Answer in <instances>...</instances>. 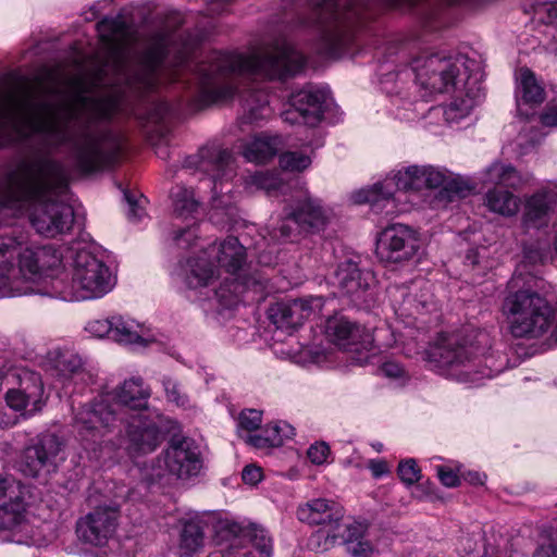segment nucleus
<instances>
[{
    "label": "nucleus",
    "instance_id": "obj_1",
    "mask_svg": "<svg viewBox=\"0 0 557 557\" xmlns=\"http://www.w3.org/2000/svg\"><path fill=\"white\" fill-rule=\"evenodd\" d=\"M306 58L282 34L258 39L248 53L210 52L190 67L195 81L194 97L197 107L224 101L239 95L242 119L256 123L272 114L269 95L257 82L259 78L285 79L300 73Z\"/></svg>",
    "mask_w": 557,
    "mask_h": 557
},
{
    "label": "nucleus",
    "instance_id": "obj_2",
    "mask_svg": "<svg viewBox=\"0 0 557 557\" xmlns=\"http://www.w3.org/2000/svg\"><path fill=\"white\" fill-rule=\"evenodd\" d=\"M108 67L109 64L101 67L91 82L85 75L73 78L76 103L63 114H51L32 122L33 131L41 136L49 149H66L76 166L85 173L113 163L122 149L120 137L103 124L120 110L119 99H98L86 95L90 86L104 84Z\"/></svg>",
    "mask_w": 557,
    "mask_h": 557
},
{
    "label": "nucleus",
    "instance_id": "obj_3",
    "mask_svg": "<svg viewBox=\"0 0 557 557\" xmlns=\"http://www.w3.org/2000/svg\"><path fill=\"white\" fill-rule=\"evenodd\" d=\"M476 66V62L465 54L423 51L411 60L410 67L391 72L384 63L379 74L382 89L388 95H400L398 83L403 85L404 78L411 76L422 98L453 89L454 96L444 107L443 115L446 122L456 123L469 115L483 97L479 77L473 74Z\"/></svg>",
    "mask_w": 557,
    "mask_h": 557
},
{
    "label": "nucleus",
    "instance_id": "obj_4",
    "mask_svg": "<svg viewBox=\"0 0 557 557\" xmlns=\"http://www.w3.org/2000/svg\"><path fill=\"white\" fill-rule=\"evenodd\" d=\"M67 190L63 165L48 157L22 161L0 175V207L34 200L30 224L46 237L69 232L74 223L73 208L54 200Z\"/></svg>",
    "mask_w": 557,
    "mask_h": 557
},
{
    "label": "nucleus",
    "instance_id": "obj_5",
    "mask_svg": "<svg viewBox=\"0 0 557 557\" xmlns=\"http://www.w3.org/2000/svg\"><path fill=\"white\" fill-rule=\"evenodd\" d=\"M150 397V389L139 377L125 380L112 393H108L73 411L72 429L79 443L87 447L101 445L102 437L110 435L132 413L145 412Z\"/></svg>",
    "mask_w": 557,
    "mask_h": 557
},
{
    "label": "nucleus",
    "instance_id": "obj_6",
    "mask_svg": "<svg viewBox=\"0 0 557 557\" xmlns=\"http://www.w3.org/2000/svg\"><path fill=\"white\" fill-rule=\"evenodd\" d=\"M101 41L110 51L112 70L122 75L129 85H138L145 90L153 89L158 82L159 72L164 66L166 48L163 38L147 49L139 59L138 70L127 73V48L136 40L133 26L127 17L119 14L115 17H104L97 24Z\"/></svg>",
    "mask_w": 557,
    "mask_h": 557
},
{
    "label": "nucleus",
    "instance_id": "obj_7",
    "mask_svg": "<svg viewBox=\"0 0 557 557\" xmlns=\"http://www.w3.org/2000/svg\"><path fill=\"white\" fill-rule=\"evenodd\" d=\"M375 2H314L313 17L319 33L318 51L339 57L356 41L357 28L375 16Z\"/></svg>",
    "mask_w": 557,
    "mask_h": 557
},
{
    "label": "nucleus",
    "instance_id": "obj_8",
    "mask_svg": "<svg viewBox=\"0 0 557 557\" xmlns=\"http://www.w3.org/2000/svg\"><path fill=\"white\" fill-rule=\"evenodd\" d=\"M125 434L119 435L116 440L102 437L101 445L94 444L87 447L81 443L90 460L99 461L110 457L115 449H124L131 457H139L154 451L164 441L169 431L168 419L159 412H137L124 420Z\"/></svg>",
    "mask_w": 557,
    "mask_h": 557
},
{
    "label": "nucleus",
    "instance_id": "obj_9",
    "mask_svg": "<svg viewBox=\"0 0 557 557\" xmlns=\"http://www.w3.org/2000/svg\"><path fill=\"white\" fill-rule=\"evenodd\" d=\"M49 248L22 249L13 239L0 240V297L36 293L32 283L46 269H54L57 258L46 260Z\"/></svg>",
    "mask_w": 557,
    "mask_h": 557
},
{
    "label": "nucleus",
    "instance_id": "obj_10",
    "mask_svg": "<svg viewBox=\"0 0 557 557\" xmlns=\"http://www.w3.org/2000/svg\"><path fill=\"white\" fill-rule=\"evenodd\" d=\"M245 247L236 237H227L220 245H210L197 256L180 264L178 275L190 289L209 286L218 276L219 267L233 276L242 273L245 264Z\"/></svg>",
    "mask_w": 557,
    "mask_h": 557
},
{
    "label": "nucleus",
    "instance_id": "obj_11",
    "mask_svg": "<svg viewBox=\"0 0 557 557\" xmlns=\"http://www.w3.org/2000/svg\"><path fill=\"white\" fill-rule=\"evenodd\" d=\"M428 358L437 368L447 370L459 381L476 383L483 377H492L500 372L492 357L483 359L478 348L457 335L440 338L428 352Z\"/></svg>",
    "mask_w": 557,
    "mask_h": 557
},
{
    "label": "nucleus",
    "instance_id": "obj_12",
    "mask_svg": "<svg viewBox=\"0 0 557 557\" xmlns=\"http://www.w3.org/2000/svg\"><path fill=\"white\" fill-rule=\"evenodd\" d=\"M116 284V276L110 267L87 249H76L72 262L69 293L59 296L71 300H94L108 295Z\"/></svg>",
    "mask_w": 557,
    "mask_h": 557
},
{
    "label": "nucleus",
    "instance_id": "obj_13",
    "mask_svg": "<svg viewBox=\"0 0 557 557\" xmlns=\"http://www.w3.org/2000/svg\"><path fill=\"white\" fill-rule=\"evenodd\" d=\"M283 214L274 234L281 239L323 232L334 216L333 210L307 189L285 206Z\"/></svg>",
    "mask_w": 557,
    "mask_h": 557
},
{
    "label": "nucleus",
    "instance_id": "obj_14",
    "mask_svg": "<svg viewBox=\"0 0 557 557\" xmlns=\"http://www.w3.org/2000/svg\"><path fill=\"white\" fill-rule=\"evenodd\" d=\"M214 540L218 548L208 557H249L250 550L242 552L246 543H251L260 557H271L272 540L268 532L255 523H240L220 519L214 525Z\"/></svg>",
    "mask_w": 557,
    "mask_h": 557
},
{
    "label": "nucleus",
    "instance_id": "obj_15",
    "mask_svg": "<svg viewBox=\"0 0 557 557\" xmlns=\"http://www.w3.org/2000/svg\"><path fill=\"white\" fill-rule=\"evenodd\" d=\"M185 168L207 174L213 183L212 208L225 209L232 203L231 189L225 184L235 175L234 158L230 150L218 145H207L197 154L185 160Z\"/></svg>",
    "mask_w": 557,
    "mask_h": 557
},
{
    "label": "nucleus",
    "instance_id": "obj_16",
    "mask_svg": "<svg viewBox=\"0 0 557 557\" xmlns=\"http://www.w3.org/2000/svg\"><path fill=\"white\" fill-rule=\"evenodd\" d=\"M7 388L5 400L15 411L32 416L41 409L44 385L38 373L3 363L0 368V389Z\"/></svg>",
    "mask_w": 557,
    "mask_h": 557
},
{
    "label": "nucleus",
    "instance_id": "obj_17",
    "mask_svg": "<svg viewBox=\"0 0 557 557\" xmlns=\"http://www.w3.org/2000/svg\"><path fill=\"white\" fill-rule=\"evenodd\" d=\"M425 165H409L355 196L358 203L369 202L376 212L393 213L397 190L418 191L425 188Z\"/></svg>",
    "mask_w": 557,
    "mask_h": 557
},
{
    "label": "nucleus",
    "instance_id": "obj_18",
    "mask_svg": "<svg viewBox=\"0 0 557 557\" xmlns=\"http://www.w3.org/2000/svg\"><path fill=\"white\" fill-rule=\"evenodd\" d=\"M64 442L53 433L39 435L26 446L16 461V470L24 476L47 481L58 470Z\"/></svg>",
    "mask_w": 557,
    "mask_h": 557
},
{
    "label": "nucleus",
    "instance_id": "obj_19",
    "mask_svg": "<svg viewBox=\"0 0 557 557\" xmlns=\"http://www.w3.org/2000/svg\"><path fill=\"white\" fill-rule=\"evenodd\" d=\"M418 250V234L405 224H393L384 228L376 242V255L386 263L410 260Z\"/></svg>",
    "mask_w": 557,
    "mask_h": 557
},
{
    "label": "nucleus",
    "instance_id": "obj_20",
    "mask_svg": "<svg viewBox=\"0 0 557 557\" xmlns=\"http://www.w3.org/2000/svg\"><path fill=\"white\" fill-rule=\"evenodd\" d=\"M326 100V90L308 85L290 95V108L282 113V117L289 124H305L313 127L322 120Z\"/></svg>",
    "mask_w": 557,
    "mask_h": 557
},
{
    "label": "nucleus",
    "instance_id": "obj_21",
    "mask_svg": "<svg viewBox=\"0 0 557 557\" xmlns=\"http://www.w3.org/2000/svg\"><path fill=\"white\" fill-rule=\"evenodd\" d=\"M323 307V297L310 296L276 302L268 309V317L276 329L292 333L300 327L306 320L321 313Z\"/></svg>",
    "mask_w": 557,
    "mask_h": 557
},
{
    "label": "nucleus",
    "instance_id": "obj_22",
    "mask_svg": "<svg viewBox=\"0 0 557 557\" xmlns=\"http://www.w3.org/2000/svg\"><path fill=\"white\" fill-rule=\"evenodd\" d=\"M119 504L99 506L76 523L78 539L92 546H104L114 535L119 520Z\"/></svg>",
    "mask_w": 557,
    "mask_h": 557
},
{
    "label": "nucleus",
    "instance_id": "obj_23",
    "mask_svg": "<svg viewBox=\"0 0 557 557\" xmlns=\"http://www.w3.org/2000/svg\"><path fill=\"white\" fill-rule=\"evenodd\" d=\"M157 460L163 461L164 469L178 479L196 476L202 468L198 446L188 437L172 438Z\"/></svg>",
    "mask_w": 557,
    "mask_h": 557
},
{
    "label": "nucleus",
    "instance_id": "obj_24",
    "mask_svg": "<svg viewBox=\"0 0 557 557\" xmlns=\"http://www.w3.org/2000/svg\"><path fill=\"white\" fill-rule=\"evenodd\" d=\"M0 540L16 544H35L32 528L26 519L25 497L20 494L0 505Z\"/></svg>",
    "mask_w": 557,
    "mask_h": 557
},
{
    "label": "nucleus",
    "instance_id": "obj_25",
    "mask_svg": "<svg viewBox=\"0 0 557 557\" xmlns=\"http://www.w3.org/2000/svg\"><path fill=\"white\" fill-rule=\"evenodd\" d=\"M326 337L345 350H370L373 345V335L367 327L336 314L325 321Z\"/></svg>",
    "mask_w": 557,
    "mask_h": 557
},
{
    "label": "nucleus",
    "instance_id": "obj_26",
    "mask_svg": "<svg viewBox=\"0 0 557 557\" xmlns=\"http://www.w3.org/2000/svg\"><path fill=\"white\" fill-rule=\"evenodd\" d=\"M389 295L398 304L396 312L401 315L413 317L436 309L432 285L423 278L414 280L408 286L391 287Z\"/></svg>",
    "mask_w": 557,
    "mask_h": 557
},
{
    "label": "nucleus",
    "instance_id": "obj_27",
    "mask_svg": "<svg viewBox=\"0 0 557 557\" xmlns=\"http://www.w3.org/2000/svg\"><path fill=\"white\" fill-rule=\"evenodd\" d=\"M374 282L373 273L361 269L351 259L339 262L333 275V285L357 305L367 300V294Z\"/></svg>",
    "mask_w": 557,
    "mask_h": 557
},
{
    "label": "nucleus",
    "instance_id": "obj_28",
    "mask_svg": "<svg viewBox=\"0 0 557 557\" xmlns=\"http://www.w3.org/2000/svg\"><path fill=\"white\" fill-rule=\"evenodd\" d=\"M34 102L29 91L22 95L11 94L3 103H0V148L14 143L15 136L21 132L17 124L20 116L32 119Z\"/></svg>",
    "mask_w": 557,
    "mask_h": 557
},
{
    "label": "nucleus",
    "instance_id": "obj_29",
    "mask_svg": "<svg viewBox=\"0 0 557 557\" xmlns=\"http://www.w3.org/2000/svg\"><path fill=\"white\" fill-rule=\"evenodd\" d=\"M425 188H440L435 196V206L453 202L465 198L472 191V186L459 176H454L445 169L434 165H425Z\"/></svg>",
    "mask_w": 557,
    "mask_h": 557
},
{
    "label": "nucleus",
    "instance_id": "obj_30",
    "mask_svg": "<svg viewBox=\"0 0 557 557\" xmlns=\"http://www.w3.org/2000/svg\"><path fill=\"white\" fill-rule=\"evenodd\" d=\"M557 194L549 187H543L527 196L523 201L521 224L525 230L547 227L555 211Z\"/></svg>",
    "mask_w": 557,
    "mask_h": 557
},
{
    "label": "nucleus",
    "instance_id": "obj_31",
    "mask_svg": "<svg viewBox=\"0 0 557 557\" xmlns=\"http://www.w3.org/2000/svg\"><path fill=\"white\" fill-rule=\"evenodd\" d=\"M268 277L256 270L250 275H237L225 278L219 288L213 290V299L222 309H232L242 301L246 289L262 292L267 287Z\"/></svg>",
    "mask_w": 557,
    "mask_h": 557
},
{
    "label": "nucleus",
    "instance_id": "obj_32",
    "mask_svg": "<svg viewBox=\"0 0 557 557\" xmlns=\"http://www.w3.org/2000/svg\"><path fill=\"white\" fill-rule=\"evenodd\" d=\"M48 360L64 383L83 387L94 381V375L85 367L82 357L73 350L54 348L48 352Z\"/></svg>",
    "mask_w": 557,
    "mask_h": 557
},
{
    "label": "nucleus",
    "instance_id": "obj_33",
    "mask_svg": "<svg viewBox=\"0 0 557 557\" xmlns=\"http://www.w3.org/2000/svg\"><path fill=\"white\" fill-rule=\"evenodd\" d=\"M343 517L342 506L325 498L309 500L297 509L299 521L310 525H337Z\"/></svg>",
    "mask_w": 557,
    "mask_h": 557
},
{
    "label": "nucleus",
    "instance_id": "obj_34",
    "mask_svg": "<svg viewBox=\"0 0 557 557\" xmlns=\"http://www.w3.org/2000/svg\"><path fill=\"white\" fill-rule=\"evenodd\" d=\"M461 2H428L420 10L421 24L430 30L450 26L461 17Z\"/></svg>",
    "mask_w": 557,
    "mask_h": 557
},
{
    "label": "nucleus",
    "instance_id": "obj_35",
    "mask_svg": "<svg viewBox=\"0 0 557 557\" xmlns=\"http://www.w3.org/2000/svg\"><path fill=\"white\" fill-rule=\"evenodd\" d=\"M283 147L280 135L261 133L244 145L243 156L248 162L265 163L274 158Z\"/></svg>",
    "mask_w": 557,
    "mask_h": 557
},
{
    "label": "nucleus",
    "instance_id": "obj_36",
    "mask_svg": "<svg viewBox=\"0 0 557 557\" xmlns=\"http://www.w3.org/2000/svg\"><path fill=\"white\" fill-rule=\"evenodd\" d=\"M111 339L125 346H146L148 344L144 324L121 314L112 315Z\"/></svg>",
    "mask_w": 557,
    "mask_h": 557
},
{
    "label": "nucleus",
    "instance_id": "obj_37",
    "mask_svg": "<svg viewBox=\"0 0 557 557\" xmlns=\"http://www.w3.org/2000/svg\"><path fill=\"white\" fill-rule=\"evenodd\" d=\"M532 180V174L521 173L511 164L493 162L485 170V183L496 186H505L512 189H520Z\"/></svg>",
    "mask_w": 557,
    "mask_h": 557
},
{
    "label": "nucleus",
    "instance_id": "obj_38",
    "mask_svg": "<svg viewBox=\"0 0 557 557\" xmlns=\"http://www.w3.org/2000/svg\"><path fill=\"white\" fill-rule=\"evenodd\" d=\"M295 430L286 422H276L263 428L260 433L246 436V443L256 448L277 447L286 438H292Z\"/></svg>",
    "mask_w": 557,
    "mask_h": 557
},
{
    "label": "nucleus",
    "instance_id": "obj_39",
    "mask_svg": "<svg viewBox=\"0 0 557 557\" xmlns=\"http://www.w3.org/2000/svg\"><path fill=\"white\" fill-rule=\"evenodd\" d=\"M205 547V532L198 521H185L180 531L176 554L180 557H193Z\"/></svg>",
    "mask_w": 557,
    "mask_h": 557
},
{
    "label": "nucleus",
    "instance_id": "obj_40",
    "mask_svg": "<svg viewBox=\"0 0 557 557\" xmlns=\"http://www.w3.org/2000/svg\"><path fill=\"white\" fill-rule=\"evenodd\" d=\"M367 524L352 522L345 527L342 533L343 544L346 550L354 557H371L373 554L372 544L364 537Z\"/></svg>",
    "mask_w": 557,
    "mask_h": 557
},
{
    "label": "nucleus",
    "instance_id": "obj_41",
    "mask_svg": "<svg viewBox=\"0 0 557 557\" xmlns=\"http://www.w3.org/2000/svg\"><path fill=\"white\" fill-rule=\"evenodd\" d=\"M484 205L491 212L513 216L519 210L520 200L511 191L495 186L485 193Z\"/></svg>",
    "mask_w": 557,
    "mask_h": 557
},
{
    "label": "nucleus",
    "instance_id": "obj_42",
    "mask_svg": "<svg viewBox=\"0 0 557 557\" xmlns=\"http://www.w3.org/2000/svg\"><path fill=\"white\" fill-rule=\"evenodd\" d=\"M518 94L524 103L539 104L545 99V91L537 82L534 73L529 69H521L518 75Z\"/></svg>",
    "mask_w": 557,
    "mask_h": 557
},
{
    "label": "nucleus",
    "instance_id": "obj_43",
    "mask_svg": "<svg viewBox=\"0 0 557 557\" xmlns=\"http://www.w3.org/2000/svg\"><path fill=\"white\" fill-rule=\"evenodd\" d=\"M174 213L187 219L193 216L198 208V201L195 199L194 190L177 186L172 191Z\"/></svg>",
    "mask_w": 557,
    "mask_h": 557
},
{
    "label": "nucleus",
    "instance_id": "obj_44",
    "mask_svg": "<svg viewBox=\"0 0 557 557\" xmlns=\"http://www.w3.org/2000/svg\"><path fill=\"white\" fill-rule=\"evenodd\" d=\"M162 385L169 403H172L183 409L190 408L189 397L176 380L172 377H163Z\"/></svg>",
    "mask_w": 557,
    "mask_h": 557
},
{
    "label": "nucleus",
    "instance_id": "obj_45",
    "mask_svg": "<svg viewBox=\"0 0 557 557\" xmlns=\"http://www.w3.org/2000/svg\"><path fill=\"white\" fill-rule=\"evenodd\" d=\"M262 423V412L256 409H245L239 413L237 428L239 436L246 441L247 435L257 431Z\"/></svg>",
    "mask_w": 557,
    "mask_h": 557
},
{
    "label": "nucleus",
    "instance_id": "obj_46",
    "mask_svg": "<svg viewBox=\"0 0 557 557\" xmlns=\"http://www.w3.org/2000/svg\"><path fill=\"white\" fill-rule=\"evenodd\" d=\"M246 184L271 193L281 188L282 182L274 173L258 171L247 177Z\"/></svg>",
    "mask_w": 557,
    "mask_h": 557
},
{
    "label": "nucleus",
    "instance_id": "obj_47",
    "mask_svg": "<svg viewBox=\"0 0 557 557\" xmlns=\"http://www.w3.org/2000/svg\"><path fill=\"white\" fill-rule=\"evenodd\" d=\"M530 7L536 20L557 26V2H530Z\"/></svg>",
    "mask_w": 557,
    "mask_h": 557
},
{
    "label": "nucleus",
    "instance_id": "obj_48",
    "mask_svg": "<svg viewBox=\"0 0 557 557\" xmlns=\"http://www.w3.org/2000/svg\"><path fill=\"white\" fill-rule=\"evenodd\" d=\"M311 164L309 156L301 152H285L280 157V165L287 171H302Z\"/></svg>",
    "mask_w": 557,
    "mask_h": 557
},
{
    "label": "nucleus",
    "instance_id": "obj_49",
    "mask_svg": "<svg viewBox=\"0 0 557 557\" xmlns=\"http://www.w3.org/2000/svg\"><path fill=\"white\" fill-rule=\"evenodd\" d=\"M399 479L407 485H412L420 480V469L414 459H406L398 465Z\"/></svg>",
    "mask_w": 557,
    "mask_h": 557
},
{
    "label": "nucleus",
    "instance_id": "obj_50",
    "mask_svg": "<svg viewBox=\"0 0 557 557\" xmlns=\"http://www.w3.org/2000/svg\"><path fill=\"white\" fill-rule=\"evenodd\" d=\"M26 493V487L18 481L13 479L12 476L0 475V498L9 497V500H12L14 499V496H16V494H20L23 497H25Z\"/></svg>",
    "mask_w": 557,
    "mask_h": 557
},
{
    "label": "nucleus",
    "instance_id": "obj_51",
    "mask_svg": "<svg viewBox=\"0 0 557 557\" xmlns=\"http://www.w3.org/2000/svg\"><path fill=\"white\" fill-rule=\"evenodd\" d=\"M547 258V245L535 242L527 245L523 249V260L530 264L543 263Z\"/></svg>",
    "mask_w": 557,
    "mask_h": 557
},
{
    "label": "nucleus",
    "instance_id": "obj_52",
    "mask_svg": "<svg viewBox=\"0 0 557 557\" xmlns=\"http://www.w3.org/2000/svg\"><path fill=\"white\" fill-rule=\"evenodd\" d=\"M85 331L94 337L111 339L112 315L107 319L89 321L85 326Z\"/></svg>",
    "mask_w": 557,
    "mask_h": 557
},
{
    "label": "nucleus",
    "instance_id": "obj_53",
    "mask_svg": "<svg viewBox=\"0 0 557 557\" xmlns=\"http://www.w3.org/2000/svg\"><path fill=\"white\" fill-rule=\"evenodd\" d=\"M124 198L127 203V219L134 223L141 221L146 215L144 208L146 199L143 197L136 199L132 194L127 191L124 193Z\"/></svg>",
    "mask_w": 557,
    "mask_h": 557
},
{
    "label": "nucleus",
    "instance_id": "obj_54",
    "mask_svg": "<svg viewBox=\"0 0 557 557\" xmlns=\"http://www.w3.org/2000/svg\"><path fill=\"white\" fill-rule=\"evenodd\" d=\"M330 453L329 445L324 442H319L308 448L307 457L313 465L321 466L327 461Z\"/></svg>",
    "mask_w": 557,
    "mask_h": 557
},
{
    "label": "nucleus",
    "instance_id": "obj_55",
    "mask_svg": "<svg viewBox=\"0 0 557 557\" xmlns=\"http://www.w3.org/2000/svg\"><path fill=\"white\" fill-rule=\"evenodd\" d=\"M197 228L195 225L187 226L185 228H181L175 233L174 242L180 248H188L191 246V243L197 239Z\"/></svg>",
    "mask_w": 557,
    "mask_h": 557
},
{
    "label": "nucleus",
    "instance_id": "obj_56",
    "mask_svg": "<svg viewBox=\"0 0 557 557\" xmlns=\"http://www.w3.org/2000/svg\"><path fill=\"white\" fill-rule=\"evenodd\" d=\"M324 360V354L320 348L317 347H302L299 351V356L296 359V362H312L318 363Z\"/></svg>",
    "mask_w": 557,
    "mask_h": 557
},
{
    "label": "nucleus",
    "instance_id": "obj_57",
    "mask_svg": "<svg viewBox=\"0 0 557 557\" xmlns=\"http://www.w3.org/2000/svg\"><path fill=\"white\" fill-rule=\"evenodd\" d=\"M381 372L384 376L395 380L406 379V371L398 362L386 361L381 367Z\"/></svg>",
    "mask_w": 557,
    "mask_h": 557
},
{
    "label": "nucleus",
    "instance_id": "obj_58",
    "mask_svg": "<svg viewBox=\"0 0 557 557\" xmlns=\"http://www.w3.org/2000/svg\"><path fill=\"white\" fill-rule=\"evenodd\" d=\"M437 474H438L440 481L443 483V485H445L447 487H455L459 484L458 474L449 468L438 466Z\"/></svg>",
    "mask_w": 557,
    "mask_h": 557
},
{
    "label": "nucleus",
    "instance_id": "obj_59",
    "mask_svg": "<svg viewBox=\"0 0 557 557\" xmlns=\"http://www.w3.org/2000/svg\"><path fill=\"white\" fill-rule=\"evenodd\" d=\"M541 123L544 126H557V100L550 101L541 114Z\"/></svg>",
    "mask_w": 557,
    "mask_h": 557
},
{
    "label": "nucleus",
    "instance_id": "obj_60",
    "mask_svg": "<svg viewBox=\"0 0 557 557\" xmlns=\"http://www.w3.org/2000/svg\"><path fill=\"white\" fill-rule=\"evenodd\" d=\"M242 478L245 483L257 484L261 480V469L256 466H246L242 472Z\"/></svg>",
    "mask_w": 557,
    "mask_h": 557
},
{
    "label": "nucleus",
    "instance_id": "obj_61",
    "mask_svg": "<svg viewBox=\"0 0 557 557\" xmlns=\"http://www.w3.org/2000/svg\"><path fill=\"white\" fill-rule=\"evenodd\" d=\"M369 469L371 470L372 475L376 479L387 474L389 471L387 462L384 460H371Z\"/></svg>",
    "mask_w": 557,
    "mask_h": 557
},
{
    "label": "nucleus",
    "instance_id": "obj_62",
    "mask_svg": "<svg viewBox=\"0 0 557 557\" xmlns=\"http://www.w3.org/2000/svg\"><path fill=\"white\" fill-rule=\"evenodd\" d=\"M533 557H557V545L552 542L543 544L535 550Z\"/></svg>",
    "mask_w": 557,
    "mask_h": 557
},
{
    "label": "nucleus",
    "instance_id": "obj_63",
    "mask_svg": "<svg viewBox=\"0 0 557 557\" xmlns=\"http://www.w3.org/2000/svg\"><path fill=\"white\" fill-rule=\"evenodd\" d=\"M462 478L465 479V481L469 482L470 484L482 485L484 483L486 476L476 471H469L467 473H462Z\"/></svg>",
    "mask_w": 557,
    "mask_h": 557
},
{
    "label": "nucleus",
    "instance_id": "obj_64",
    "mask_svg": "<svg viewBox=\"0 0 557 557\" xmlns=\"http://www.w3.org/2000/svg\"><path fill=\"white\" fill-rule=\"evenodd\" d=\"M41 248H49L51 251L50 253H48L46 256V260H51L52 257H55L57 258V262H55V267H59L61 264V261H62V256L61 253L55 249L53 248L52 246L48 245V246H42Z\"/></svg>",
    "mask_w": 557,
    "mask_h": 557
}]
</instances>
